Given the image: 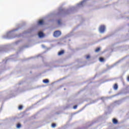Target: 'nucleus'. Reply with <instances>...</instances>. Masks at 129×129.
Instances as JSON below:
<instances>
[{"label":"nucleus","instance_id":"f257e3e1","mask_svg":"<svg viewBox=\"0 0 129 129\" xmlns=\"http://www.w3.org/2000/svg\"><path fill=\"white\" fill-rule=\"evenodd\" d=\"M26 33H20L18 35L13 36L11 33H7L6 35L3 36L4 39H14V38H20V37H23L26 35Z\"/></svg>","mask_w":129,"mask_h":129},{"label":"nucleus","instance_id":"f03ea898","mask_svg":"<svg viewBox=\"0 0 129 129\" xmlns=\"http://www.w3.org/2000/svg\"><path fill=\"white\" fill-rule=\"evenodd\" d=\"M9 48V45H3L0 47V52H7V49Z\"/></svg>","mask_w":129,"mask_h":129},{"label":"nucleus","instance_id":"7ed1b4c3","mask_svg":"<svg viewBox=\"0 0 129 129\" xmlns=\"http://www.w3.org/2000/svg\"><path fill=\"white\" fill-rule=\"evenodd\" d=\"M105 26L104 25H101L99 27V32L100 33H104V32H105Z\"/></svg>","mask_w":129,"mask_h":129},{"label":"nucleus","instance_id":"20e7f679","mask_svg":"<svg viewBox=\"0 0 129 129\" xmlns=\"http://www.w3.org/2000/svg\"><path fill=\"white\" fill-rule=\"evenodd\" d=\"M38 36L40 39H43L45 37V34L44 33H38Z\"/></svg>","mask_w":129,"mask_h":129},{"label":"nucleus","instance_id":"39448f33","mask_svg":"<svg viewBox=\"0 0 129 129\" xmlns=\"http://www.w3.org/2000/svg\"><path fill=\"white\" fill-rule=\"evenodd\" d=\"M61 33H53V36L54 38H58L61 36Z\"/></svg>","mask_w":129,"mask_h":129},{"label":"nucleus","instance_id":"423d86ee","mask_svg":"<svg viewBox=\"0 0 129 129\" xmlns=\"http://www.w3.org/2000/svg\"><path fill=\"white\" fill-rule=\"evenodd\" d=\"M65 53V51L64 50H61L58 53V56H61V55H63Z\"/></svg>","mask_w":129,"mask_h":129},{"label":"nucleus","instance_id":"0eeeda50","mask_svg":"<svg viewBox=\"0 0 129 129\" xmlns=\"http://www.w3.org/2000/svg\"><path fill=\"white\" fill-rule=\"evenodd\" d=\"M117 88H118V86H117V84H115L113 86V89L117 90Z\"/></svg>","mask_w":129,"mask_h":129},{"label":"nucleus","instance_id":"6e6552de","mask_svg":"<svg viewBox=\"0 0 129 129\" xmlns=\"http://www.w3.org/2000/svg\"><path fill=\"white\" fill-rule=\"evenodd\" d=\"M38 25H44V21L43 20H39L38 23Z\"/></svg>","mask_w":129,"mask_h":129},{"label":"nucleus","instance_id":"1a4fd4ad","mask_svg":"<svg viewBox=\"0 0 129 129\" xmlns=\"http://www.w3.org/2000/svg\"><path fill=\"white\" fill-rule=\"evenodd\" d=\"M112 121L114 124H116V123H117L118 122L117 120L115 118H113Z\"/></svg>","mask_w":129,"mask_h":129},{"label":"nucleus","instance_id":"9d476101","mask_svg":"<svg viewBox=\"0 0 129 129\" xmlns=\"http://www.w3.org/2000/svg\"><path fill=\"white\" fill-rule=\"evenodd\" d=\"M43 83H49V80L48 79H45L43 80Z\"/></svg>","mask_w":129,"mask_h":129},{"label":"nucleus","instance_id":"9b49d317","mask_svg":"<svg viewBox=\"0 0 129 129\" xmlns=\"http://www.w3.org/2000/svg\"><path fill=\"white\" fill-rule=\"evenodd\" d=\"M121 103V101H116L115 102V104H120Z\"/></svg>","mask_w":129,"mask_h":129},{"label":"nucleus","instance_id":"f8f14e48","mask_svg":"<svg viewBox=\"0 0 129 129\" xmlns=\"http://www.w3.org/2000/svg\"><path fill=\"white\" fill-rule=\"evenodd\" d=\"M21 126H22V125H21V124L20 123H19L17 124V128H20L21 127Z\"/></svg>","mask_w":129,"mask_h":129},{"label":"nucleus","instance_id":"ddd939ff","mask_svg":"<svg viewBox=\"0 0 129 129\" xmlns=\"http://www.w3.org/2000/svg\"><path fill=\"white\" fill-rule=\"evenodd\" d=\"M119 61L117 62L116 63H115L114 64H113V66H111L110 67V68H108V69H110L111 68H112L113 67L115 66V65H116V64H117V63H119Z\"/></svg>","mask_w":129,"mask_h":129},{"label":"nucleus","instance_id":"4468645a","mask_svg":"<svg viewBox=\"0 0 129 129\" xmlns=\"http://www.w3.org/2000/svg\"><path fill=\"white\" fill-rule=\"evenodd\" d=\"M99 60H100V62H103V61H104V58H103L102 57H100Z\"/></svg>","mask_w":129,"mask_h":129},{"label":"nucleus","instance_id":"2eb2a0df","mask_svg":"<svg viewBox=\"0 0 129 129\" xmlns=\"http://www.w3.org/2000/svg\"><path fill=\"white\" fill-rule=\"evenodd\" d=\"M20 42H21V41L18 40V41L15 42L14 43V44H15V45H18V44H19V43H20Z\"/></svg>","mask_w":129,"mask_h":129},{"label":"nucleus","instance_id":"dca6fc26","mask_svg":"<svg viewBox=\"0 0 129 129\" xmlns=\"http://www.w3.org/2000/svg\"><path fill=\"white\" fill-rule=\"evenodd\" d=\"M99 51H100V48L98 47V48H97L95 50V52H99Z\"/></svg>","mask_w":129,"mask_h":129},{"label":"nucleus","instance_id":"f3484780","mask_svg":"<svg viewBox=\"0 0 129 129\" xmlns=\"http://www.w3.org/2000/svg\"><path fill=\"white\" fill-rule=\"evenodd\" d=\"M19 109L20 110H22V109H23V106L22 105H20L19 106Z\"/></svg>","mask_w":129,"mask_h":129},{"label":"nucleus","instance_id":"a211bd4d","mask_svg":"<svg viewBox=\"0 0 129 129\" xmlns=\"http://www.w3.org/2000/svg\"><path fill=\"white\" fill-rule=\"evenodd\" d=\"M51 126H52V127H55L56 126V123H53L51 124Z\"/></svg>","mask_w":129,"mask_h":129},{"label":"nucleus","instance_id":"6ab92c4d","mask_svg":"<svg viewBox=\"0 0 129 129\" xmlns=\"http://www.w3.org/2000/svg\"><path fill=\"white\" fill-rule=\"evenodd\" d=\"M8 60H9V59L4 60L3 61V63H5L6 64V63H7V62H8Z\"/></svg>","mask_w":129,"mask_h":129},{"label":"nucleus","instance_id":"aec40b11","mask_svg":"<svg viewBox=\"0 0 129 129\" xmlns=\"http://www.w3.org/2000/svg\"><path fill=\"white\" fill-rule=\"evenodd\" d=\"M16 31H18V29H14L11 31H9V33H13V32H16Z\"/></svg>","mask_w":129,"mask_h":129},{"label":"nucleus","instance_id":"412c9836","mask_svg":"<svg viewBox=\"0 0 129 129\" xmlns=\"http://www.w3.org/2000/svg\"><path fill=\"white\" fill-rule=\"evenodd\" d=\"M57 23H58V25H60L61 24V20H58L57 21Z\"/></svg>","mask_w":129,"mask_h":129},{"label":"nucleus","instance_id":"4be33fe9","mask_svg":"<svg viewBox=\"0 0 129 129\" xmlns=\"http://www.w3.org/2000/svg\"><path fill=\"white\" fill-rule=\"evenodd\" d=\"M77 108V105H75L74 106V109H76Z\"/></svg>","mask_w":129,"mask_h":129},{"label":"nucleus","instance_id":"5701e85b","mask_svg":"<svg viewBox=\"0 0 129 129\" xmlns=\"http://www.w3.org/2000/svg\"><path fill=\"white\" fill-rule=\"evenodd\" d=\"M90 58V55H87L86 57V59H89Z\"/></svg>","mask_w":129,"mask_h":129},{"label":"nucleus","instance_id":"b1692460","mask_svg":"<svg viewBox=\"0 0 129 129\" xmlns=\"http://www.w3.org/2000/svg\"><path fill=\"white\" fill-rule=\"evenodd\" d=\"M54 33H60V32L59 31H55L54 32Z\"/></svg>","mask_w":129,"mask_h":129},{"label":"nucleus","instance_id":"393cba45","mask_svg":"<svg viewBox=\"0 0 129 129\" xmlns=\"http://www.w3.org/2000/svg\"><path fill=\"white\" fill-rule=\"evenodd\" d=\"M127 81L129 82V76L127 78Z\"/></svg>","mask_w":129,"mask_h":129},{"label":"nucleus","instance_id":"a878e982","mask_svg":"<svg viewBox=\"0 0 129 129\" xmlns=\"http://www.w3.org/2000/svg\"><path fill=\"white\" fill-rule=\"evenodd\" d=\"M41 46H42V48H45V45H44L43 44H42Z\"/></svg>","mask_w":129,"mask_h":129},{"label":"nucleus","instance_id":"bb28decb","mask_svg":"<svg viewBox=\"0 0 129 129\" xmlns=\"http://www.w3.org/2000/svg\"><path fill=\"white\" fill-rule=\"evenodd\" d=\"M39 56H40V55H38L37 56V57H39Z\"/></svg>","mask_w":129,"mask_h":129},{"label":"nucleus","instance_id":"cd10ccee","mask_svg":"<svg viewBox=\"0 0 129 129\" xmlns=\"http://www.w3.org/2000/svg\"><path fill=\"white\" fill-rule=\"evenodd\" d=\"M39 33H42V31H39Z\"/></svg>","mask_w":129,"mask_h":129},{"label":"nucleus","instance_id":"c85d7f7f","mask_svg":"<svg viewBox=\"0 0 129 129\" xmlns=\"http://www.w3.org/2000/svg\"><path fill=\"white\" fill-rule=\"evenodd\" d=\"M91 126V125H89V126Z\"/></svg>","mask_w":129,"mask_h":129},{"label":"nucleus","instance_id":"c756f323","mask_svg":"<svg viewBox=\"0 0 129 129\" xmlns=\"http://www.w3.org/2000/svg\"><path fill=\"white\" fill-rule=\"evenodd\" d=\"M101 99H103V98H101Z\"/></svg>","mask_w":129,"mask_h":129}]
</instances>
